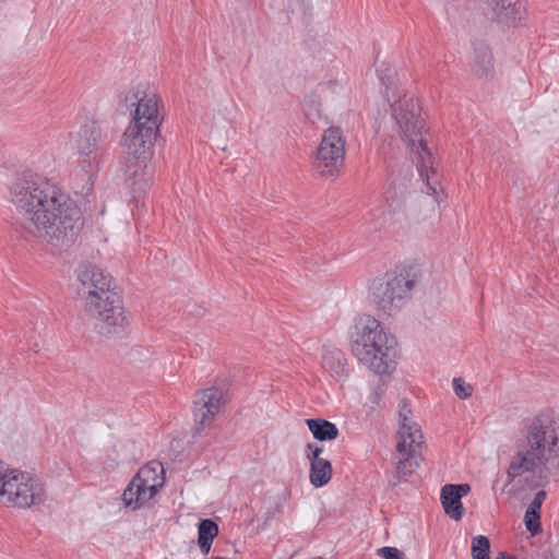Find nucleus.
Here are the masks:
<instances>
[{"label":"nucleus","mask_w":559,"mask_h":559,"mask_svg":"<svg viewBox=\"0 0 559 559\" xmlns=\"http://www.w3.org/2000/svg\"><path fill=\"white\" fill-rule=\"evenodd\" d=\"M490 554H483L478 556H472L473 559H490Z\"/></svg>","instance_id":"nucleus-34"},{"label":"nucleus","mask_w":559,"mask_h":559,"mask_svg":"<svg viewBox=\"0 0 559 559\" xmlns=\"http://www.w3.org/2000/svg\"><path fill=\"white\" fill-rule=\"evenodd\" d=\"M393 117L402 139L407 144L417 164L420 178L426 182V193L436 194L439 181L435 170V157L425 138L426 121L417 98L404 96L393 106Z\"/></svg>","instance_id":"nucleus-4"},{"label":"nucleus","mask_w":559,"mask_h":559,"mask_svg":"<svg viewBox=\"0 0 559 559\" xmlns=\"http://www.w3.org/2000/svg\"><path fill=\"white\" fill-rule=\"evenodd\" d=\"M383 390L382 388H379V391H376L372 395V402L374 404H379V401L381 400V394H382Z\"/></svg>","instance_id":"nucleus-32"},{"label":"nucleus","mask_w":559,"mask_h":559,"mask_svg":"<svg viewBox=\"0 0 559 559\" xmlns=\"http://www.w3.org/2000/svg\"><path fill=\"white\" fill-rule=\"evenodd\" d=\"M78 280L81 284L79 293L84 304H86L87 298L91 297L90 294L102 297L116 292L112 276L106 274L96 265L90 264L81 267L78 273Z\"/></svg>","instance_id":"nucleus-14"},{"label":"nucleus","mask_w":559,"mask_h":559,"mask_svg":"<svg viewBox=\"0 0 559 559\" xmlns=\"http://www.w3.org/2000/svg\"><path fill=\"white\" fill-rule=\"evenodd\" d=\"M224 396V390L217 386L206 388L195 393L193 417L197 432H200L213 423L222 405L225 403Z\"/></svg>","instance_id":"nucleus-13"},{"label":"nucleus","mask_w":559,"mask_h":559,"mask_svg":"<svg viewBox=\"0 0 559 559\" xmlns=\"http://www.w3.org/2000/svg\"><path fill=\"white\" fill-rule=\"evenodd\" d=\"M416 283V274L411 267L386 272L370 283V299L381 316L394 317L411 300Z\"/></svg>","instance_id":"nucleus-6"},{"label":"nucleus","mask_w":559,"mask_h":559,"mask_svg":"<svg viewBox=\"0 0 559 559\" xmlns=\"http://www.w3.org/2000/svg\"><path fill=\"white\" fill-rule=\"evenodd\" d=\"M332 472V464L326 459L310 462V483L317 488L322 487L331 480Z\"/></svg>","instance_id":"nucleus-22"},{"label":"nucleus","mask_w":559,"mask_h":559,"mask_svg":"<svg viewBox=\"0 0 559 559\" xmlns=\"http://www.w3.org/2000/svg\"><path fill=\"white\" fill-rule=\"evenodd\" d=\"M350 350L357 360L377 374H388L395 369L396 341L382 323L364 313L356 318L349 332Z\"/></svg>","instance_id":"nucleus-3"},{"label":"nucleus","mask_w":559,"mask_h":559,"mask_svg":"<svg viewBox=\"0 0 559 559\" xmlns=\"http://www.w3.org/2000/svg\"><path fill=\"white\" fill-rule=\"evenodd\" d=\"M90 295L84 311L95 321L96 332L104 337L122 333L129 325V318L121 295L117 290L102 297Z\"/></svg>","instance_id":"nucleus-7"},{"label":"nucleus","mask_w":559,"mask_h":559,"mask_svg":"<svg viewBox=\"0 0 559 559\" xmlns=\"http://www.w3.org/2000/svg\"><path fill=\"white\" fill-rule=\"evenodd\" d=\"M306 423L313 437L319 441H331L338 436V428L326 419L310 418Z\"/></svg>","instance_id":"nucleus-21"},{"label":"nucleus","mask_w":559,"mask_h":559,"mask_svg":"<svg viewBox=\"0 0 559 559\" xmlns=\"http://www.w3.org/2000/svg\"><path fill=\"white\" fill-rule=\"evenodd\" d=\"M321 367L338 382H343L349 377L345 354L333 345H323Z\"/></svg>","instance_id":"nucleus-17"},{"label":"nucleus","mask_w":559,"mask_h":559,"mask_svg":"<svg viewBox=\"0 0 559 559\" xmlns=\"http://www.w3.org/2000/svg\"><path fill=\"white\" fill-rule=\"evenodd\" d=\"M524 519H525L526 528L532 535H536L537 533L540 532L542 526H540V512L539 511H534L533 514H530V508H527Z\"/></svg>","instance_id":"nucleus-27"},{"label":"nucleus","mask_w":559,"mask_h":559,"mask_svg":"<svg viewBox=\"0 0 559 559\" xmlns=\"http://www.w3.org/2000/svg\"><path fill=\"white\" fill-rule=\"evenodd\" d=\"M453 390L457 397L465 400L473 393V386L466 383L462 378L453 379Z\"/></svg>","instance_id":"nucleus-28"},{"label":"nucleus","mask_w":559,"mask_h":559,"mask_svg":"<svg viewBox=\"0 0 559 559\" xmlns=\"http://www.w3.org/2000/svg\"><path fill=\"white\" fill-rule=\"evenodd\" d=\"M74 147L82 168L93 177L100 169L107 152V132L97 121H90L78 132Z\"/></svg>","instance_id":"nucleus-10"},{"label":"nucleus","mask_w":559,"mask_h":559,"mask_svg":"<svg viewBox=\"0 0 559 559\" xmlns=\"http://www.w3.org/2000/svg\"><path fill=\"white\" fill-rule=\"evenodd\" d=\"M123 146L127 151L126 183L134 194L144 192L151 186L153 178L147 167L153 147H135L134 150L129 142H123Z\"/></svg>","instance_id":"nucleus-12"},{"label":"nucleus","mask_w":559,"mask_h":559,"mask_svg":"<svg viewBox=\"0 0 559 559\" xmlns=\"http://www.w3.org/2000/svg\"><path fill=\"white\" fill-rule=\"evenodd\" d=\"M307 449L309 450L307 456L310 462H314L317 460H324L321 457V454L323 452V447H320L318 444L308 443Z\"/></svg>","instance_id":"nucleus-31"},{"label":"nucleus","mask_w":559,"mask_h":559,"mask_svg":"<svg viewBox=\"0 0 559 559\" xmlns=\"http://www.w3.org/2000/svg\"><path fill=\"white\" fill-rule=\"evenodd\" d=\"M471 490L468 484H447L441 488L440 500L444 513L454 521H460L464 515V507L461 499Z\"/></svg>","instance_id":"nucleus-16"},{"label":"nucleus","mask_w":559,"mask_h":559,"mask_svg":"<svg viewBox=\"0 0 559 559\" xmlns=\"http://www.w3.org/2000/svg\"><path fill=\"white\" fill-rule=\"evenodd\" d=\"M407 194H408L407 186L403 185V183H397L394 180V181H392V183L385 191L384 198H385L388 205L395 211L404 203Z\"/></svg>","instance_id":"nucleus-24"},{"label":"nucleus","mask_w":559,"mask_h":559,"mask_svg":"<svg viewBox=\"0 0 559 559\" xmlns=\"http://www.w3.org/2000/svg\"><path fill=\"white\" fill-rule=\"evenodd\" d=\"M420 445L421 443L409 444V440H406L405 451L397 452L401 455L396 465L397 481L405 479L418 467V461L416 459V449L419 448Z\"/></svg>","instance_id":"nucleus-20"},{"label":"nucleus","mask_w":559,"mask_h":559,"mask_svg":"<svg viewBox=\"0 0 559 559\" xmlns=\"http://www.w3.org/2000/svg\"><path fill=\"white\" fill-rule=\"evenodd\" d=\"M399 423L396 452L405 451L406 440H409V444L424 442L420 428L412 420L411 405L406 400L400 403Z\"/></svg>","instance_id":"nucleus-15"},{"label":"nucleus","mask_w":559,"mask_h":559,"mask_svg":"<svg viewBox=\"0 0 559 559\" xmlns=\"http://www.w3.org/2000/svg\"><path fill=\"white\" fill-rule=\"evenodd\" d=\"M487 4L498 22L514 24L521 20V4L518 0H487Z\"/></svg>","instance_id":"nucleus-18"},{"label":"nucleus","mask_w":559,"mask_h":559,"mask_svg":"<svg viewBox=\"0 0 559 559\" xmlns=\"http://www.w3.org/2000/svg\"><path fill=\"white\" fill-rule=\"evenodd\" d=\"M475 59L473 71L478 78H491L493 74V57L491 49L486 44L475 46Z\"/></svg>","instance_id":"nucleus-19"},{"label":"nucleus","mask_w":559,"mask_h":559,"mask_svg":"<svg viewBox=\"0 0 559 559\" xmlns=\"http://www.w3.org/2000/svg\"><path fill=\"white\" fill-rule=\"evenodd\" d=\"M142 352L141 348H136L132 350V355L140 354Z\"/></svg>","instance_id":"nucleus-36"},{"label":"nucleus","mask_w":559,"mask_h":559,"mask_svg":"<svg viewBox=\"0 0 559 559\" xmlns=\"http://www.w3.org/2000/svg\"><path fill=\"white\" fill-rule=\"evenodd\" d=\"M379 554L384 559H405L404 554L395 547H382Z\"/></svg>","instance_id":"nucleus-29"},{"label":"nucleus","mask_w":559,"mask_h":559,"mask_svg":"<svg viewBox=\"0 0 559 559\" xmlns=\"http://www.w3.org/2000/svg\"><path fill=\"white\" fill-rule=\"evenodd\" d=\"M165 484L164 466L158 461L143 465L122 493V500L132 510L146 506Z\"/></svg>","instance_id":"nucleus-8"},{"label":"nucleus","mask_w":559,"mask_h":559,"mask_svg":"<svg viewBox=\"0 0 559 559\" xmlns=\"http://www.w3.org/2000/svg\"><path fill=\"white\" fill-rule=\"evenodd\" d=\"M546 496H547V493L545 490H539L538 492H536L534 499L532 500V502L528 506L530 514H533L534 511L540 512V508H542L544 500L546 499Z\"/></svg>","instance_id":"nucleus-30"},{"label":"nucleus","mask_w":559,"mask_h":559,"mask_svg":"<svg viewBox=\"0 0 559 559\" xmlns=\"http://www.w3.org/2000/svg\"><path fill=\"white\" fill-rule=\"evenodd\" d=\"M559 468L558 435L540 416L526 426L524 439L519 441L516 452L507 468V485L526 476V480L537 478L542 485L550 474Z\"/></svg>","instance_id":"nucleus-2"},{"label":"nucleus","mask_w":559,"mask_h":559,"mask_svg":"<svg viewBox=\"0 0 559 559\" xmlns=\"http://www.w3.org/2000/svg\"><path fill=\"white\" fill-rule=\"evenodd\" d=\"M326 86L334 90L337 86V83L334 82V81H330V82L326 83Z\"/></svg>","instance_id":"nucleus-35"},{"label":"nucleus","mask_w":559,"mask_h":559,"mask_svg":"<svg viewBox=\"0 0 559 559\" xmlns=\"http://www.w3.org/2000/svg\"><path fill=\"white\" fill-rule=\"evenodd\" d=\"M5 502L20 509H29L46 501L45 484L35 475L20 469H11L7 486L1 495Z\"/></svg>","instance_id":"nucleus-9"},{"label":"nucleus","mask_w":559,"mask_h":559,"mask_svg":"<svg viewBox=\"0 0 559 559\" xmlns=\"http://www.w3.org/2000/svg\"><path fill=\"white\" fill-rule=\"evenodd\" d=\"M377 73L380 82L385 87V92L394 85L396 78V70L390 63L382 62L377 68Z\"/></svg>","instance_id":"nucleus-25"},{"label":"nucleus","mask_w":559,"mask_h":559,"mask_svg":"<svg viewBox=\"0 0 559 559\" xmlns=\"http://www.w3.org/2000/svg\"><path fill=\"white\" fill-rule=\"evenodd\" d=\"M9 192L10 201L26 233L57 248L76 240L84 226L82 212L48 178L24 173L12 181Z\"/></svg>","instance_id":"nucleus-1"},{"label":"nucleus","mask_w":559,"mask_h":559,"mask_svg":"<svg viewBox=\"0 0 559 559\" xmlns=\"http://www.w3.org/2000/svg\"><path fill=\"white\" fill-rule=\"evenodd\" d=\"M345 138L341 128H328L312 157V167L316 173L325 178H335L345 159Z\"/></svg>","instance_id":"nucleus-11"},{"label":"nucleus","mask_w":559,"mask_h":559,"mask_svg":"<svg viewBox=\"0 0 559 559\" xmlns=\"http://www.w3.org/2000/svg\"><path fill=\"white\" fill-rule=\"evenodd\" d=\"M217 534L218 526L213 520L205 519L199 523L198 543L203 555L209 554L213 539Z\"/></svg>","instance_id":"nucleus-23"},{"label":"nucleus","mask_w":559,"mask_h":559,"mask_svg":"<svg viewBox=\"0 0 559 559\" xmlns=\"http://www.w3.org/2000/svg\"><path fill=\"white\" fill-rule=\"evenodd\" d=\"M490 554V542L484 535H477L472 539V556Z\"/></svg>","instance_id":"nucleus-26"},{"label":"nucleus","mask_w":559,"mask_h":559,"mask_svg":"<svg viewBox=\"0 0 559 559\" xmlns=\"http://www.w3.org/2000/svg\"><path fill=\"white\" fill-rule=\"evenodd\" d=\"M124 106L130 110L131 120L126 128L122 141L135 147H153L163 123L160 99L136 87L130 88L123 97Z\"/></svg>","instance_id":"nucleus-5"},{"label":"nucleus","mask_w":559,"mask_h":559,"mask_svg":"<svg viewBox=\"0 0 559 559\" xmlns=\"http://www.w3.org/2000/svg\"><path fill=\"white\" fill-rule=\"evenodd\" d=\"M495 559H516L512 555H508L507 552H499Z\"/></svg>","instance_id":"nucleus-33"}]
</instances>
